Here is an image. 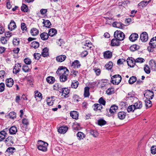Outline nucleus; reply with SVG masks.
I'll return each instance as SVG.
<instances>
[{
  "label": "nucleus",
  "instance_id": "f257e3e1",
  "mask_svg": "<svg viewBox=\"0 0 156 156\" xmlns=\"http://www.w3.org/2000/svg\"><path fill=\"white\" fill-rule=\"evenodd\" d=\"M56 73L58 75L60 82H64L67 80L69 72L68 69L66 67L59 66L56 71Z\"/></svg>",
  "mask_w": 156,
  "mask_h": 156
},
{
  "label": "nucleus",
  "instance_id": "f03ea898",
  "mask_svg": "<svg viewBox=\"0 0 156 156\" xmlns=\"http://www.w3.org/2000/svg\"><path fill=\"white\" fill-rule=\"evenodd\" d=\"M48 145V144L47 143L39 140L38 142L37 148L40 150L45 151L47 150V147Z\"/></svg>",
  "mask_w": 156,
  "mask_h": 156
},
{
  "label": "nucleus",
  "instance_id": "7ed1b4c3",
  "mask_svg": "<svg viewBox=\"0 0 156 156\" xmlns=\"http://www.w3.org/2000/svg\"><path fill=\"white\" fill-rule=\"evenodd\" d=\"M122 78L119 74L115 75L111 78V82L113 84L118 85L121 82Z\"/></svg>",
  "mask_w": 156,
  "mask_h": 156
},
{
  "label": "nucleus",
  "instance_id": "20e7f679",
  "mask_svg": "<svg viewBox=\"0 0 156 156\" xmlns=\"http://www.w3.org/2000/svg\"><path fill=\"white\" fill-rule=\"evenodd\" d=\"M114 36L115 38H116L120 41L123 40L125 38L124 34L120 31H116L114 33Z\"/></svg>",
  "mask_w": 156,
  "mask_h": 156
},
{
  "label": "nucleus",
  "instance_id": "39448f33",
  "mask_svg": "<svg viewBox=\"0 0 156 156\" xmlns=\"http://www.w3.org/2000/svg\"><path fill=\"white\" fill-rule=\"evenodd\" d=\"M144 95L146 98L149 99H152L154 96L153 91L148 90L145 91Z\"/></svg>",
  "mask_w": 156,
  "mask_h": 156
},
{
  "label": "nucleus",
  "instance_id": "423d86ee",
  "mask_svg": "<svg viewBox=\"0 0 156 156\" xmlns=\"http://www.w3.org/2000/svg\"><path fill=\"white\" fill-rule=\"evenodd\" d=\"M70 92V90L67 88H62L60 89L59 93H61L62 96H64L65 98L69 97L68 94Z\"/></svg>",
  "mask_w": 156,
  "mask_h": 156
},
{
  "label": "nucleus",
  "instance_id": "0eeeda50",
  "mask_svg": "<svg viewBox=\"0 0 156 156\" xmlns=\"http://www.w3.org/2000/svg\"><path fill=\"white\" fill-rule=\"evenodd\" d=\"M21 67V63H17L15 65L13 70V72L14 74H16L20 72Z\"/></svg>",
  "mask_w": 156,
  "mask_h": 156
},
{
  "label": "nucleus",
  "instance_id": "6e6552de",
  "mask_svg": "<svg viewBox=\"0 0 156 156\" xmlns=\"http://www.w3.org/2000/svg\"><path fill=\"white\" fill-rule=\"evenodd\" d=\"M148 35L146 32L142 33L140 35V39L143 42H146L148 39Z\"/></svg>",
  "mask_w": 156,
  "mask_h": 156
},
{
  "label": "nucleus",
  "instance_id": "1a4fd4ad",
  "mask_svg": "<svg viewBox=\"0 0 156 156\" xmlns=\"http://www.w3.org/2000/svg\"><path fill=\"white\" fill-rule=\"evenodd\" d=\"M150 48H154L156 47V36L152 38L149 42Z\"/></svg>",
  "mask_w": 156,
  "mask_h": 156
},
{
  "label": "nucleus",
  "instance_id": "9d476101",
  "mask_svg": "<svg viewBox=\"0 0 156 156\" xmlns=\"http://www.w3.org/2000/svg\"><path fill=\"white\" fill-rule=\"evenodd\" d=\"M5 81L6 86L9 87H11L14 83V81L12 78L6 79Z\"/></svg>",
  "mask_w": 156,
  "mask_h": 156
},
{
  "label": "nucleus",
  "instance_id": "9b49d317",
  "mask_svg": "<svg viewBox=\"0 0 156 156\" xmlns=\"http://www.w3.org/2000/svg\"><path fill=\"white\" fill-rule=\"evenodd\" d=\"M71 66L75 69L78 68L81 66L79 61L78 60H75L72 64Z\"/></svg>",
  "mask_w": 156,
  "mask_h": 156
},
{
  "label": "nucleus",
  "instance_id": "f8f14e48",
  "mask_svg": "<svg viewBox=\"0 0 156 156\" xmlns=\"http://www.w3.org/2000/svg\"><path fill=\"white\" fill-rule=\"evenodd\" d=\"M120 41L116 38L112 39L111 42V46H119L120 45Z\"/></svg>",
  "mask_w": 156,
  "mask_h": 156
},
{
  "label": "nucleus",
  "instance_id": "ddd939ff",
  "mask_svg": "<svg viewBox=\"0 0 156 156\" xmlns=\"http://www.w3.org/2000/svg\"><path fill=\"white\" fill-rule=\"evenodd\" d=\"M138 37V35L137 34L133 33L130 36L129 39L131 41L133 42L136 40Z\"/></svg>",
  "mask_w": 156,
  "mask_h": 156
},
{
  "label": "nucleus",
  "instance_id": "4468645a",
  "mask_svg": "<svg viewBox=\"0 0 156 156\" xmlns=\"http://www.w3.org/2000/svg\"><path fill=\"white\" fill-rule=\"evenodd\" d=\"M104 57L105 58L109 59L112 56V52L109 51H107L103 53Z\"/></svg>",
  "mask_w": 156,
  "mask_h": 156
},
{
  "label": "nucleus",
  "instance_id": "2eb2a0df",
  "mask_svg": "<svg viewBox=\"0 0 156 156\" xmlns=\"http://www.w3.org/2000/svg\"><path fill=\"white\" fill-rule=\"evenodd\" d=\"M68 130V127L66 126H62L59 127L58 129V131L61 133H65Z\"/></svg>",
  "mask_w": 156,
  "mask_h": 156
},
{
  "label": "nucleus",
  "instance_id": "dca6fc26",
  "mask_svg": "<svg viewBox=\"0 0 156 156\" xmlns=\"http://www.w3.org/2000/svg\"><path fill=\"white\" fill-rule=\"evenodd\" d=\"M149 65L151 69L153 71H155L156 69V62L153 59L151 60L149 62Z\"/></svg>",
  "mask_w": 156,
  "mask_h": 156
},
{
  "label": "nucleus",
  "instance_id": "f3484780",
  "mask_svg": "<svg viewBox=\"0 0 156 156\" xmlns=\"http://www.w3.org/2000/svg\"><path fill=\"white\" fill-rule=\"evenodd\" d=\"M8 27L9 29L11 30H14L16 27L15 22L13 20H11L8 25Z\"/></svg>",
  "mask_w": 156,
  "mask_h": 156
},
{
  "label": "nucleus",
  "instance_id": "a211bd4d",
  "mask_svg": "<svg viewBox=\"0 0 156 156\" xmlns=\"http://www.w3.org/2000/svg\"><path fill=\"white\" fill-rule=\"evenodd\" d=\"M70 116L73 119H78L79 113L76 111H73L70 112Z\"/></svg>",
  "mask_w": 156,
  "mask_h": 156
},
{
  "label": "nucleus",
  "instance_id": "6ab92c4d",
  "mask_svg": "<svg viewBox=\"0 0 156 156\" xmlns=\"http://www.w3.org/2000/svg\"><path fill=\"white\" fill-rule=\"evenodd\" d=\"M66 56L64 55H61L57 56L56 58L57 61L59 62H62L65 60Z\"/></svg>",
  "mask_w": 156,
  "mask_h": 156
},
{
  "label": "nucleus",
  "instance_id": "aec40b11",
  "mask_svg": "<svg viewBox=\"0 0 156 156\" xmlns=\"http://www.w3.org/2000/svg\"><path fill=\"white\" fill-rule=\"evenodd\" d=\"M118 109V107L115 105H112L109 109V112L111 114H113Z\"/></svg>",
  "mask_w": 156,
  "mask_h": 156
},
{
  "label": "nucleus",
  "instance_id": "412c9836",
  "mask_svg": "<svg viewBox=\"0 0 156 156\" xmlns=\"http://www.w3.org/2000/svg\"><path fill=\"white\" fill-rule=\"evenodd\" d=\"M39 33L38 30L35 28H32L30 30V33L32 36H36Z\"/></svg>",
  "mask_w": 156,
  "mask_h": 156
},
{
  "label": "nucleus",
  "instance_id": "4be33fe9",
  "mask_svg": "<svg viewBox=\"0 0 156 156\" xmlns=\"http://www.w3.org/2000/svg\"><path fill=\"white\" fill-rule=\"evenodd\" d=\"M107 80L102 79L99 80L98 84L100 85V87L101 88L105 87L107 84Z\"/></svg>",
  "mask_w": 156,
  "mask_h": 156
},
{
  "label": "nucleus",
  "instance_id": "5701e85b",
  "mask_svg": "<svg viewBox=\"0 0 156 156\" xmlns=\"http://www.w3.org/2000/svg\"><path fill=\"white\" fill-rule=\"evenodd\" d=\"M41 55L44 57H46L49 55L48 49L46 47L44 48L41 53Z\"/></svg>",
  "mask_w": 156,
  "mask_h": 156
},
{
  "label": "nucleus",
  "instance_id": "b1692460",
  "mask_svg": "<svg viewBox=\"0 0 156 156\" xmlns=\"http://www.w3.org/2000/svg\"><path fill=\"white\" fill-rule=\"evenodd\" d=\"M94 110L95 111L101 110L102 109L103 107L100 104H95L94 105Z\"/></svg>",
  "mask_w": 156,
  "mask_h": 156
},
{
  "label": "nucleus",
  "instance_id": "393cba45",
  "mask_svg": "<svg viewBox=\"0 0 156 156\" xmlns=\"http://www.w3.org/2000/svg\"><path fill=\"white\" fill-rule=\"evenodd\" d=\"M126 116V113L124 112H120L118 113L119 119L121 120L124 119Z\"/></svg>",
  "mask_w": 156,
  "mask_h": 156
},
{
  "label": "nucleus",
  "instance_id": "a878e982",
  "mask_svg": "<svg viewBox=\"0 0 156 156\" xmlns=\"http://www.w3.org/2000/svg\"><path fill=\"white\" fill-rule=\"evenodd\" d=\"M6 135V133L4 131L2 130L0 132V142L5 139Z\"/></svg>",
  "mask_w": 156,
  "mask_h": 156
},
{
  "label": "nucleus",
  "instance_id": "bb28decb",
  "mask_svg": "<svg viewBox=\"0 0 156 156\" xmlns=\"http://www.w3.org/2000/svg\"><path fill=\"white\" fill-rule=\"evenodd\" d=\"M57 34V30L54 28H51L49 30L48 34L51 37H53Z\"/></svg>",
  "mask_w": 156,
  "mask_h": 156
},
{
  "label": "nucleus",
  "instance_id": "cd10ccee",
  "mask_svg": "<svg viewBox=\"0 0 156 156\" xmlns=\"http://www.w3.org/2000/svg\"><path fill=\"white\" fill-rule=\"evenodd\" d=\"M89 89V87H85L84 94V96L85 98L89 97L90 94Z\"/></svg>",
  "mask_w": 156,
  "mask_h": 156
},
{
  "label": "nucleus",
  "instance_id": "c85d7f7f",
  "mask_svg": "<svg viewBox=\"0 0 156 156\" xmlns=\"http://www.w3.org/2000/svg\"><path fill=\"white\" fill-rule=\"evenodd\" d=\"M43 23L44 24V26L48 28H50L51 23L50 21L48 20H44V19H43Z\"/></svg>",
  "mask_w": 156,
  "mask_h": 156
},
{
  "label": "nucleus",
  "instance_id": "c756f323",
  "mask_svg": "<svg viewBox=\"0 0 156 156\" xmlns=\"http://www.w3.org/2000/svg\"><path fill=\"white\" fill-rule=\"evenodd\" d=\"M17 132V128L15 126H12L9 129V133L11 134H15Z\"/></svg>",
  "mask_w": 156,
  "mask_h": 156
},
{
  "label": "nucleus",
  "instance_id": "7c9ffc66",
  "mask_svg": "<svg viewBox=\"0 0 156 156\" xmlns=\"http://www.w3.org/2000/svg\"><path fill=\"white\" fill-rule=\"evenodd\" d=\"M133 105L135 109H140L142 106V102L140 101H138L135 103Z\"/></svg>",
  "mask_w": 156,
  "mask_h": 156
},
{
  "label": "nucleus",
  "instance_id": "2f4dec72",
  "mask_svg": "<svg viewBox=\"0 0 156 156\" xmlns=\"http://www.w3.org/2000/svg\"><path fill=\"white\" fill-rule=\"evenodd\" d=\"M30 46L34 49H36L39 47V44L37 41H34L31 43Z\"/></svg>",
  "mask_w": 156,
  "mask_h": 156
},
{
  "label": "nucleus",
  "instance_id": "473e14b6",
  "mask_svg": "<svg viewBox=\"0 0 156 156\" xmlns=\"http://www.w3.org/2000/svg\"><path fill=\"white\" fill-rule=\"evenodd\" d=\"M48 34L46 32H43L40 35L41 39L43 40H47L48 37Z\"/></svg>",
  "mask_w": 156,
  "mask_h": 156
},
{
  "label": "nucleus",
  "instance_id": "72a5a7b5",
  "mask_svg": "<svg viewBox=\"0 0 156 156\" xmlns=\"http://www.w3.org/2000/svg\"><path fill=\"white\" fill-rule=\"evenodd\" d=\"M54 98V96H52L51 98H48L47 102V104L49 106H51L54 103V100H53V99Z\"/></svg>",
  "mask_w": 156,
  "mask_h": 156
},
{
  "label": "nucleus",
  "instance_id": "f704fd0d",
  "mask_svg": "<svg viewBox=\"0 0 156 156\" xmlns=\"http://www.w3.org/2000/svg\"><path fill=\"white\" fill-rule=\"evenodd\" d=\"M76 136L79 140L83 139L85 136L84 134L81 132H79L76 134Z\"/></svg>",
  "mask_w": 156,
  "mask_h": 156
},
{
  "label": "nucleus",
  "instance_id": "c9c22d12",
  "mask_svg": "<svg viewBox=\"0 0 156 156\" xmlns=\"http://www.w3.org/2000/svg\"><path fill=\"white\" fill-rule=\"evenodd\" d=\"M46 81L49 83H52L54 82L55 79L53 77L49 76L46 78Z\"/></svg>",
  "mask_w": 156,
  "mask_h": 156
},
{
  "label": "nucleus",
  "instance_id": "e433bc0d",
  "mask_svg": "<svg viewBox=\"0 0 156 156\" xmlns=\"http://www.w3.org/2000/svg\"><path fill=\"white\" fill-rule=\"evenodd\" d=\"M151 1L149 0L148 1H142L138 4V5L139 6H141L142 7H145L146 6L149 2Z\"/></svg>",
  "mask_w": 156,
  "mask_h": 156
},
{
  "label": "nucleus",
  "instance_id": "4c0bfd02",
  "mask_svg": "<svg viewBox=\"0 0 156 156\" xmlns=\"http://www.w3.org/2000/svg\"><path fill=\"white\" fill-rule=\"evenodd\" d=\"M150 99H147L145 100V105L147 108L151 107L152 105L151 101L150 100Z\"/></svg>",
  "mask_w": 156,
  "mask_h": 156
},
{
  "label": "nucleus",
  "instance_id": "58836bf2",
  "mask_svg": "<svg viewBox=\"0 0 156 156\" xmlns=\"http://www.w3.org/2000/svg\"><path fill=\"white\" fill-rule=\"evenodd\" d=\"M61 88V85L58 83H55L53 85V89L56 90H58Z\"/></svg>",
  "mask_w": 156,
  "mask_h": 156
},
{
  "label": "nucleus",
  "instance_id": "ea45409f",
  "mask_svg": "<svg viewBox=\"0 0 156 156\" xmlns=\"http://www.w3.org/2000/svg\"><path fill=\"white\" fill-rule=\"evenodd\" d=\"M113 66V63L112 62H109L105 65V67L106 69L108 70L111 69Z\"/></svg>",
  "mask_w": 156,
  "mask_h": 156
},
{
  "label": "nucleus",
  "instance_id": "a19ab883",
  "mask_svg": "<svg viewBox=\"0 0 156 156\" xmlns=\"http://www.w3.org/2000/svg\"><path fill=\"white\" fill-rule=\"evenodd\" d=\"M136 80V78L135 76H132L129 78V83L130 84H133Z\"/></svg>",
  "mask_w": 156,
  "mask_h": 156
},
{
  "label": "nucleus",
  "instance_id": "79ce46f5",
  "mask_svg": "<svg viewBox=\"0 0 156 156\" xmlns=\"http://www.w3.org/2000/svg\"><path fill=\"white\" fill-rule=\"evenodd\" d=\"M91 135L93 136L94 137H97L98 135V133L97 130H91L90 131Z\"/></svg>",
  "mask_w": 156,
  "mask_h": 156
},
{
  "label": "nucleus",
  "instance_id": "37998d69",
  "mask_svg": "<svg viewBox=\"0 0 156 156\" xmlns=\"http://www.w3.org/2000/svg\"><path fill=\"white\" fill-rule=\"evenodd\" d=\"M79 85V83L77 81H73L71 84V87L73 88H76Z\"/></svg>",
  "mask_w": 156,
  "mask_h": 156
},
{
  "label": "nucleus",
  "instance_id": "c03bdc74",
  "mask_svg": "<svg viewBox=\"0 0 156 156\" xmlns=\"http://www.w3.org/2000/svg\"><path fill=\"white\" fill-rule=\"evenodd\" d=\"M114 89L113 88L111 87L108 88L106 91V93L108 95H110L114 93Z\"/></svg>",
  "mask_w": 156,
  "mask_h": 156
},
{
  "label": "nucleus",
  "instance_id": "a18cd8bd",
  "mask_svg": "<svg viewBox=\"0 0 156 156\" xmlns=\"http://www.w3.org/2000/svg\"><path fill=\"white\" fill-rule=\"evenodd\" d=\"M134 60V59L132 58L131 59L129 58H127V62L128 65L130 67H133V65L132 64V66L131 65V64H133V61Z\"/></svg>",
  "mask_w": 156,
  "mask_h": 156
},
{
  "label": "nucleus",
  "instance_id": "49530a36",
  "mask_svg": "<svg viewBox=\"0 0 156 156\" xmlns=\"http://www.w3.org/2000/svg\"><path fill=\"white\" fill-rule=\"evenodd\" d=\"M106 121L103 119H101L98 120V125L102 126L106 124Z\"/></svg>",
  "mask_w": 156,
  "mask_h": 156
},
{
  "label": "nucleus",
  "instance_id": "de8ad7c7",
  "mask_svg": "<svg viewBox=\"0 0 156 156\" xmlns=\"http://www.w3.org/2000/svg\"><path fill=\"white\" fill-rule=\"evenodd\" d=\"M21 10L22 11L24 12H27L28 10V7L26 5L24 4H22V5L21 7Z\"/></svg>",
  "mask_w": 156,
  "mask_h": 156
},
{
  "label": "nucleus",
  "instance_id": "09e8293b",
  "mask_svg": "<svg viewBox=\"0 0 156 156\" xmlns=\"http://www.w3.org/2000/svg\"><path fill=\"white\" fill-rule=\"evenodd\" d=\"M135 109V108L133 105L129 106L127 109V111L129 112H133Z\"/></svg>",
  "mask_w": 156,
  "mask_h": 156
},
{
  "label": "nucleus",
  "instance_id": "8fccbe9b",
  "mask_svg": "<svg viewBox=\"0 0 156 156\" xmlns=\"http://www.w3.org/2000/svg\"><path fill=\"white\" fill-rule=\"evenodd\" d=\"M145 61L144 59L142 58H136L134 61L135 62H137L139 63H142Z\"/></svg>",
  "mask_w": 156,
  "mask_h": 156
},
{
  "label": "nucleus",
  "instance_id": "3c124183",
  "mask_svg": "<svg viewBox=\"0 0 156 156\" xmlns=\"http://www.w3.org/2000/svg\"><path fill=\"white\" fill-rule=\"evenodd\" d=\"M98 102L99 104L103 105H105L106 103V101L103 97H101L99 98Z\"/></svg>",
  "mask_w": 156,
  "mask_h": 156
},
{
  "label": "nucleus",
  "instance_id": "603ef678",
  "mask_svg": "<svg viewBox=\"0 0 156 156\" xmlns=\"http://www.w3.org/2000/svg\"><path fill=\"white\" fill-rule=\"evenodd\" d=\"M144 70L145 72L147 74H149L150 73V68L147 65H145L144 67Z\"/></svg>",
  "mask_w": 156,
  "mask_h": 156
},
{
  "label": "nucleus",
  "instance_id": "864d4df0",
  "mask_svg": "<svg viewBox=\"0 0 156 156\" xmlns=\"http://www.w3.org/2000/svg\"><path fill=\"white\" fill-rule=\"evenodd\" d=\"M151 153L153 154H156V146H153L151 148Z\"/></svg>",
  "mask_w": 156,
  "mask_h": 156
},
{
  "label": "nucleus",
  "instance_id": "5fc2aeb1",
  "mask_svg": "<svg viewBox=\"0 0 156 156\" xmlns=\"http://www.w3.org/2000/svg\"><path fill=\"white\" fill-rule=\"evenodd\" d=\"M22 123L24 126H26L29 125V122L28 119L25 118H24L22 119Z\"/></svg>",
  "mask_w": 156,
  "mask_h": 156
},
{
  "label": "nucleus",
  "instance_id": "6e6d98bb",
  "mask_svg": "<svg viewBox=\"0 0 156 156\" xmlns=\"http://www.w3.org/2000/svg\"><path fill=\"white\" fill-rule=\"evenodd\" d=\"M9 116L10 118L14 119L16 118V113L14 112H11L9 113Z\"/></svg>",
  "mask_w": 156,
  "mask_h": 156
},
{
  "label": "nucleus",
  "instance_id": "4d7b16f0",
  "mask_svg": "<svg viewBox=\"0 0 156 156\" xmlns=\"http://www.w3.org/2000/svg\"><path fill=\"white\" fill-rule=\"evenodd\" d=\"M36 97L39 98L41 99L42 98V94L38 91H35V98H36Z\"/></svg>",
  "mask_w": 156,
  "mask_h": 156
},
{
  "label": "nucleus",
  "instance_id": "13d9d810",
  "mask_svg": "<svg viewBox=\"0 0 156 156\" xmlns=\"http://www.w3.org/2000/svg\"><path fill=\"white\" fill-rule=\"evenodd\" d=\"M135 95V93L134 92H131L127 94L126 97L127 98H134Z\"/></svg>",
  "mask_w": 156,
  "mask_h": 156
},
{
  "label": "nucleus",
  "instance_id": "bf43d9fd",
  "mask_svg": "<svg viewBox=\"0 0 156 156\" xmlns=\"http://www.w3.org/2000/svg\"><path fill=\"white\" fill-rule=\"evenodd\" d=\"M9 142L13 143V138L12 136H8L7 138L5 140V143H7Z\"/></svg>",
  "mask_w": 156,
  "mask_h": 156
},
{
  "label": "nucleus",
  "instance_id": "052dcab7",
  "mask_svg": "<svg viewBox=\"0 0 156 156\" xmlns=\"http://www.w3.org/2000/svg\"><path fill=\"white\" fill-rule=\"evenodd\" d=\"M22 69L25 72H27L29 71L30 69L28 66L24 65L23 66Z\"/></svg>",
  "mask_w": 156,
  "mask_h": 156
},
{
  "label": "nucleus",
  "instance_id": "680f3d73",
  "mask_svg": "<svg viewBox=\"0 0 156 156\" xmlns=\"http://www.w3.org/2000/svg\"><path fill=\"white\" fill-rule=\"evenodd\" d=\"M84 45L87 47V49L88 48L90 49L91 48H92V46L91 43L90 42H89L87 41H86V43L84 44Z\"/></svg>",
  "mask_w": 156,
  "mask_h": 156
},
{
  "label": "nucleus",
  "instance_id": "e2e57ef3",
  "mask_svg": "<svg viewBox=\"0 0 156 156\" xmlns=\"http://www.w3.org/2000/svg\"><path fill=\"white\" fill-rule=\"evenodd\" d=\"M41 55L38 53H34V58L36 60H39L40 58Z\"/></svg>",
  "mask_w": 156,
  "mask_h": 156
},
{
  "label": "nucleus",
  "instance_id": "0e129e2a",
  "mask_svg": "<svg viewBox=\"0 0 156 156\" xmlns=\"http://www.w3.org/2000/svg\"><path fill=\"white\" fill-rule=\"evenodd\" d=\"M24 61L25 63L27 65H30L31 63V61L30 58H26L24 59Z\"/></svg>",
  "mask_w": 156,
  "mask_h": 156
},
{
  "label": "nucleus",
  "instance_id": "69168bd1",
  "mask_svg": "<svg viewBox=\"0 0 156 156\" xmlns=\"http://www.w3.org/2000/svg\"><path fill=\"white\" fill-rule=\"evenodd\" d=\"M5 85L4 83H0V92H2L5 90Z\"/></svg>",
  "mask_w": 156,
  "mask_h": 156
},
{
  "label": "nucleus",
  "instance_id": "338daca9",
  "mask_svg": "<svg viewBox=\"0 0 156 156\" xmlns=\"http://www.w3.org/2000/svg\"><path fill=\"white\" fill-rule=\"evenodd\" d=\"M8 40V39H7L5 38V37H2L1 39V42L2 44H5L7 43Z\"/></svg>",
  "mask_w": 156,
  "mask_h": 156
},
{
  "label": "nucleus",
  "instance_id": "774afa93",
  "mask_svg": "<svg viewBox=\"0 0 156 156\" xmlns=\"http://www.w3.org/2000/svg\"><path fill=\"white\" fill-rule=\"evenodd\" d=\"M94 70L97 76H99L101 73V70L99 69H94Z\"/></svg>",
  "mask_w": 156,
  "mask_h": 156
}]
</instances>
